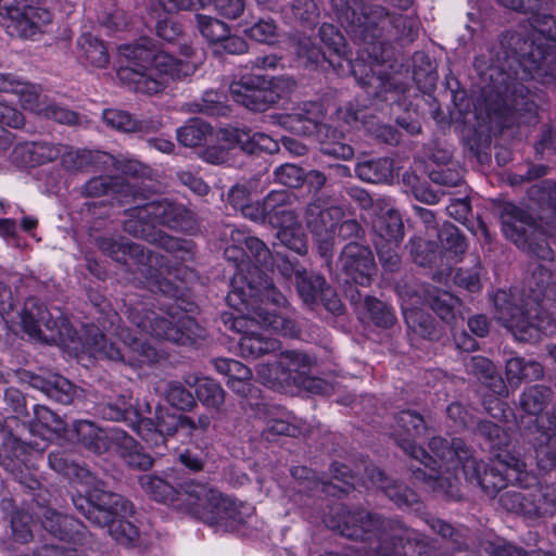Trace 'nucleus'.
I'll return each mask as SVG.
<instances>
[{
	"mask_svg": "<svg viewBox=\"0 0 556 556\" xmlns=\"http://www.w3.org/2000/svg\"><path fill=\"white\" fill-rule=\"evenodd\" d=\"M412 261L420 267H433L442 258V252L435 241L414 237L407 244Z\"/></svg>",
	"mask_w": 556,
	"mask_h": 556,
	"instance_id": "47",
	"label": "nucleus"
},
{
	"mask_svg": "<svg viewBox=\"0 0 556 556\" xmlns=\"http://www.w3.org/2000/svg\"><path fill=\"white\" fill-rule=\"evenodd\" d=\"M280 124L286 129L298 136H315L317 139H321V137H328L329 132H332L333 137H336V129L331 126L309 122L307 118H302L301 115L296 114L289 113L283 115L280 119Z\"/></svg>",
	"mask_w": 556,
	"mask_h": 556,
	"instance_id": "45",
	"label": "nucleus"
},
{
	"mask_svg": "<svg viewBox=\"0 0 556 556\" xmlns=\"http://www.w3.org/2000/svg\"><path fill=\"white\" fill-rule=\"evenodd\" d=\"M276 237L282 245L299 255H305L308 252L307 237L302 229L301 222L277 230Z\"/></svg>",
	"mask_w": 556,
	"mask_h": 556,
	"instance_id": "63",
	"label": "nucleus"
},
{
	"mask_svg": "<svg viewBox=\"0 0 556 556\" xmlns=\"http://www.w3.org/2000/svg\"><path fill=\"white\" fill-rule=\"evenodd\" d=\"M230 287L226 302L240 315L223 313L220 321L225 329L242 333L249 323H254L283 337H299L301 329L295 320L268 307V305H283L286 298L262 270L253 267L248 274L233 277Z\"/></svg>",
	"mask_w": 556,
	"mask_h": 556,
	"instance_id": "2",
	"label": "nucleus"
},
{
	"mask_svg": "<svg viewBox=\"0 0 556 556\" xmlns=\"http://www.w3.org/2000/svg\"><path fill=\"white\" fill-rule=\"evenodd\" d=\"M230 240L243 243L245 245L247 256L255 262L254 266L268 268L274 265L275 255L271 253L267 244L257 237L245 236L243 231L231 228L229 229ZM264 274L265 271L261 269Z\"/></svg>",
	"mask_w": 556,
	"mask_h": 556,
	"instance_id": "40",
	"label": "nucleus"
},
{
	"mask_svg": "<svg viewBox=\"0 0 556 556\" xmlns=\"http://www.w3.org/2000/svg\"><path fill=\"white\" fill-rule=\"evenodd\" d=\"M116 448L119 457L132 469L146 471L151 469L154 464L152 456L146 453L143 447L126 433L117 439Z\"/></svg>",
	"mask_w": 556,
	"mask_h": 556,
	"instance_id": "41",
	"label": "nucleus"
},
{
	"mask_svg": "<svg viewBox=\"0 0 556 556\" xmlns=\"http://www.w3.org/2000/svg\"><path fill=\"white\" fill-rule=\"evenodd\" d=\"M381 213L379 218L380 236L399 244L404 238V223L402 215L394 208H388L386 213Z\"/></svg>",
	"mask_w": 556,
	"mask_h": 556,
	"instance_id": "59",
	"label": "nucleus"
},
{
	"mask_svg": "<svg viewBox=\"0 0 556 556\" xmlns=\"http://www.w3.org/2000/svg\"><path fill=\"white\" fill-rule=\"evenodd\" d=\"M74 507L93 526L106 528L110 535L121 544L135 541L137 527L127 520L131 516L132 505L121 494L104 489V482L97 480L85 495L72 496Z\"/></svg>",
	"mask_w": 556,
	"mask_h": 556,
	"instance_id": "5",
	"label": "nucleus"
},
{
	"mask_svg": "<svg viewBox=\"0 0 556 556\" xmlns=\"http://www.w3.org/2000/svg\"><path fill=\"white\" fill-rule=\"evenodd\" d=\"M225 139L249 154L257 153V151H265L268 153L278 152L279 147L277 141L263 132L251 134V130L231 128L224 131Z\"/></svg>",
	"mask_w": 556,
	"mask_h": 556,
	"instance_id": "34",
	"label": "nucleus"
},
{
	"mask_svg": "<svg viewBox=\"0 0 556 556\" xmlns=\"http://www.w3.org/2000/svg\"><path fill=\"white\" fill-rule=\"evenodd\" d=\"M340 274L346 282L368 287L374 280L377 265L374 252L366 242H348L343 245L337 260Z\"/></svg>",
	"mask_w": 556,
	"mask_h": 556,
	"instance_id": "18",
	"label": "nucleus"
},
{
	"mask_svg": "<svg viewBox=\"0 0 556 556\" xmlns=\"http://www.w3.org/2000/svg\"><path fill=\"white\" fill-rule=\"evenodd\" d=\"M157 48L154 40L148 37L119 47L121 56L127 61L126 65H121L117 70L119 81L143 94L162 92L166 88V83L163 78L155 77L152 70Z\"/></svg>",
	"mask_w": 556,
	"mask_h": 556,
	"instance_id": "7",
	"label": "nucleus"
},
{
	"mask_svg": "<svg viewBox=\"0 0 556 556\" xmlns=\"http://www.w3.org/2000/svg\"><path fill=\"white\" fill-rule=\"evenodd\" d=\"M526 464L510 453L495 454V463L486 464L475 456L465 463L464 477L472 486L480 488L489 497L494 498L508 488V482L520 481Z\"/></svg>",
	"mask_w": 556,
	"mask_h": 556,
	"instance_id": "10",
	"label": "nucleus"
},
{
	"mask_svg": "<svg viewBox=\"0 0 556 556\" xmlns=\"http://www.w3.org/2000/svg\"><path fill=\"white\" fill-rule=\"evenodd\" d=\"M553 395L554 393L549 387L532 386L521 393L519 406L528 415L538 416L549 405Z\"/></svg>",
	"mask_w": 556,
	"mask_h": 556,
	"instance_id": "48",
	"label": "nucleus"
},
{
	"mask_svg": "<svg viewBox=\"0 0 556 556\" xmlns=\"http://www.w3.org/2000/svg\"><path fill=\"white\" fill-rule=\"evenodd\" d=\"M211 136V125L200 118H191L177 130V140L189 148L204 144Z\"/></svg>",
	"mask_w": 556,
	"mask_h": 556,
	"instance_id": "52",
	"label": "nucleus"
},
{
	"mask_svg": "<svg viewBox=\"0 0 556 556\" xmlns=\"http://www.w3.org/2000/svg\"><path fill=\"white\" fill-rule=\"evenodd\" d=\"M14 2L15 0H0V17L11 35L34 38L49 33L52 15L48 10Z\"/></svg>",
	"mask_w": 556,
	"mask_h": 556,
	"instance_id": "15",
	"label": "nucleus"
},
{
	"mask_svg": "<svg viewBox=\"0 0 556 556\" xmlns=\"http://www.w3.org/2000/svg\"><path fill=\"white\" fill-rule=\"evenodd\" d=\"M494 314L506 328L510 329L519 341H530L540 334V305L527 303L520 307L515 298L505 290L493 295Z\"/></svg>",
	"mask_w": 556,
	"mask_h": 556,
	"instance_id": "12",
	"label": "nucleus"
},
{
	"mask_svg": "<svg viewBox=\"0 0 556 556\" xmlns=\"http://www.w3.org/2000/svg\"><path fill=\"white\" fill-rule=\"evenodd\" d=\"M477 552L480 556H556L554 553L541 551L530 554L521 547L489 539L479 540Z\"/></svg>",
	"mask_w": 556,
	"mask_h": 556,
	"instance_id": "53",
	"label": "nucleus"
},
{
	"mask_svg": "<svg viewBox=\"0 0 556 556\" xmlns=\"http://www.w3.org/2000/svg\"><path fill=\"white\" fill-rule=\"evenodd\" d=\"M274 79L262 75H243L229 86L232 99L251 111L264 112L276 104L280 94Z\"/></svg>",
	"mask_w": 556,
	"mask_h": 556,
	"instance_id": "17",
	"label": "nucleus"
},
{
	"mask_svg": "<svg viewBox=\"0 0 556 556\" xmlns=\"http://www.w3.org/2000/svg\"><path fill=\"white\" fill-rule=\"evenodd\" d=\"M98 414L105 420L125 421L134 425L138 421L139 410L131 396L118 395L97 405Z\"/></svg>",
	"mask_w": 556,
	"mask_h": 556,
	"instance_id": "37",
	"label": "nucleus"
},
{
	"mask_svg": "<svg viewBox=\"0 0 556 556\" xmlns=\"http://www.w3.org/2000/svg\"><path fill=\"white\" fill-rule=\"evenodd\" d=\"M327 283L324 276L319 274H308L307 270H305L304 275L295 282V286L302 301L308 306H314L318 303L320 293Z\"/></svg>",
	"mask_w": 556,
	"mask_h": 556,
	"instance_id": "55",
	"label": "nucleus"
},
{
	"mask_svg": "<svg viewBox=\"0 0 556 556\" xmlns=\"http://www.w3.org/2000/svg\"><path fill=\"white\" fill-rule=\"evenodd\" d=\"M197 399L205 406L219 409L225 403V391L213 379L203 378L197 381Z\"/></svg>",
	"mask_w": 556,
	"mask_h": 556,
	"instance_id": "60",
	"label": "nucleus"
},
{
	"mask_svg": "<svg viewBox=\"0 0 556 556\" xmlns=\"http://www.w3.org/2000/svg\"><path fill=\"white\" fill-rule=\"evenodd\" d=\"M106 156L105 153L98 151L93 152L86 149L75 150L66 146V151L63 153L61 164L66 170L77 172L97 166V164Z\"/></svg>",
	"mask_w": 556,
	"mask_h": 556,
	"instance_id": "50",
	"label": "nucleus"
},
{
	"mask_svg": "<svg viewBox=\"0 0 556 556\" xmlns=\"http://www.w3.org/2000/svg\"><path fill=\"white\" fill-rule=\"evenodd\" d=\"M426 464H410L409 470L416 481H420L429 485L433 491L442 494L448 501L460 502L464 500V494L459 490L456 479L450 477L438 476V470L434 467L437 462L432 458Z\"/></svg>",
	"mask_w": 556,
	"mask_h": 556,
	"instance_id": "27",
	"label": "nucleus"
},
{
	"mask_svg": "<svg viewBox=\"0 0 556 556\" xmlns=\"http://www.w3.org/2000/svg\"><path fill=\"white\" fill-rule=\"evenodd\" d=\"M475 437L482 439L491 453H508L504 451L510 443L508 433L497 424L488 419H478L471 429Z\"/></svg>",
	"mask_w": 556,
	"mask_h": 556,
	"instance_id": "43",
	"label": "nucleus"
},
{
	"mask_svg": "<svg viewBox=\"0 0 556 556\" xmlns=\"http://www.w3.org/2000/svg\"><path fill=\"white\" fill-rule=\"evenodd\" d=\"M124 230L134 237L144 239L162 248L181 263L193 260V243L189 240L176 238L162 230H156L152 225L140 223L138 219L125 220Z\"/></svg>",
	"mask_w": 556,
	"mask_h": 556,
	"instance_id": "21",
	"label": "nucleus"
},
{
	"mask_svg": "<svg viewBox=\"0 0 556 556\" xmlns=\"http://www.w3.org/2000/svg\"><path fill=\"white\" fill-rule=\"evenodd\" d=\"M325 523L342 536L366 543L374 556H407L405 543L413 535V531L400 520L364 508L350 510L342 504L331 508Z\"/></svg>",
	"mask_w": 556,
	"mask_h": 556,
	"instance_id": "4",
	"label": "nucleus"
},
{
	"mask_svg": "<svg viewBox=\"0 0 556 556\" xmlns=\"http://www.w3.org/2000/svg\"><path fill=\"white\" fill-rule=\"evenodd\" d=\"M501 222L505 237L536 258L528 263L523 283L532 294V303L540 305L546 291L556 285L555 254L547 230L528 211L513 203L502 205Z\"/></svg>",
	"mask_w": 556,
	"mask_h": 556,
	"instance_id": "3",
	"label": "nucleus"
},
{
	"mask_svg": "<svg viewBox=\"0 0 556 556\" xmlns=\"http://www.w3.org/2000/svg\"><path fill=\"white\" fill-rule=\"evenodd\" d=\"M438 238L442 249L455 256L463 255L468 248L465 236L451 223H444L438 230Z\"/></svg>",
	"mask_w": 556,
	"mask_h": 556,
	"instance_id": "58",
	"label": "nucleus"
},
{
	"mask_svg": "<svg viewBox=\"0 0 556 556\" xmlns=\"http://www.w3.org/2000/svg\"><path fill=\"white\" fill-rule=\"evenodd\" d=\"M281 349V343L275 338L250 330L249 326L238 341V350L243 358L256 359L273 354Z\"/></svg>",
	"mask_w": 556,
	"mask_h": 556,
	"instance_id": "35",
	"label": "nucleus"
},
{
	"mask_svg": "<svg viewBox=\"0 0 556 556\" xmlns=\"http://www.w3.org/2000/svg\"><path fill=\"white\" fill-rule=\"evenodd\" d=\"M113 260L127 266L134 273L138 271L146 278L153 292H161L168 298L178 299L179 289L163 277L164 274L172 271L169 260L166 256L146 250L140 244L123 241V249H119Z\"/></svg>",
	"mask_w": 556,
	"mask_h": 556,
	"instance_id": "11",
	"label": "nucleus"
},
{
	"mask_svg": "<svg viewBox=\"0 0 556 556\" xmlns=\"http://www.w3.org/2000/svg\"><path fill=\"white\" fill-rule=\"evenodd\" d=\"M147 425L154 428L153 434L165 443L166 437H174L181 429V414L172 413L167 408L156 407L154 418L147 419Z\"/></svg>",
	"mask_w": 556,
	"mask_h": 556,
	"instance_id": "51",
	"label": "nucleus"
},
{
	"mask_svg": "<svg viewBox=\"0 0 556 556\" xmlns=\"http://www.w3.org/2000/svg\"><path fill=\"white\" fill-rule=\"evenodd\" d=\"M425 521L435 534L448 542L453 548L464 549L468 547L463 529L456 528L452 523L434 516L427 517Z\"/></svg>",
	"mask_w": 556,
	"mask_h": 556,
	"instance_id": "56",
	"label": "nucleus"
},
{
	"mask_svg": "<svg viewBox=\"0 0 556 556\" xmlns=\"http://www.w3.org/2000/svg\"><path fill=\"white\" fill-rule=\"evenodd\" d=\"M364 475L399 507H410L418 503V495L415 491L391 479L375 465L365 466Z\"/></svg>",
	"mask_w": 556,
	"mask_h": 556,
	"instance_id": "28",
	"label": "nucleus"
},
{
	"mask_svg": "<svg viewBox=\"0 0 556 556\" xmlns=\"http://www.w3.org/2000/svg\"><path fill=\"white\" fill-rule=\"evenodd\" d=\"M394 426L391 435L395 443L418 464H426L432 460L427 451L415 443V439L426 434V422L424 417L415 410H402L394 416Z\"/></svg>",
	"mask_w": 556,
	"mask_h": 556,
	"instance_id": "20",
	"label": "nucleus"
},
{
	"mask_svg": "<svg viewBox=\"0 0 556 556\" xmlns=\"http://www.w3.org/2000/svg\"><path fill=\"white\" fill-rule=\"evenodd\" d=\"M480 94L477 104L500 128L538 122L542 97L516 79L520 66L536 83L556 87V45L549 47L525 31L505 30L475 59Z\"/></svg>",
	"mask_w": 556,
	"mask_h": 556,
	"instance_id": "1",
	"label": "nucleus"
},
{
	"mask_svg": "<svg viewBox=\"0 0 556 556\" xmlns=\"http://www.w3.org/2000/svg\"><path fill=\"white\" fill-rule=\"evenodd\" d=\"M50 467L70 480L90 483L92 476L88 468L74 459L72 453L65 451L51 452L48 456Z\"/></svg>",
	"mask_w": 556,
	"mask_h": 556,
	"instance_id": "42",
	"label": "nucleus"
},
{
	"mask_svg": "<svg viewBox=\"0 0 556 556\" xmlns=\"http://www.w3.org/2000/svg\"><path fill=\"white\" fill-rule=\"evenodd\" d=\"M433 455L445 464L457 460L464 468L465 463L473 457V451L462 438L433 437L429 441Z\"/></svg>",
	"mask_w": 556,
	"mask_h": 556,
	"instance_id": "33",
	"label": "nucleus"
},
{
	"mask_svg": "<svg viewBox=\"0 0 556 556\" xmlns=\"http://www.w3.org/2000/svg\"><path fill=\"white\" fill-rule=\"evenodd\" d=\"M354 170L356 176L365 182L391 184L394 176V162L390 157L358 161Z\"/></svg>",
	"mask_w": 556,
	"mask_h": 556,
	"instance_id": "38",
	"label": "nucleus"
},
{
	"mask_svg": "<svg viewBox=\"0 0 556 556\" xmlns=\"http://www.w3.org/2000/svg\"><path fill=\"white\" fill-rule=\"evenodd\" d=\"M22 380L63 405L71 404L77 394V387L56 374L41 376L26 370L22 374Z\"/></svg>",
	"mask_w": 556,
	"mask_h": 556,
	"instance_id": "25",
	"label": "nucleus"
},
{
	"mask_svg": "<svg viewBox=\"0 0 556 556\" xmlns=\"http://www.w3.org/2000/svg\"><path fill=\"white\" fill-rule=\"evenodd\" d=\"M74 431L78 442L96 454H102L110 447L104 432L93 422L87 420L76 421L74 424Z\"/></svg>",
	"mask_w": 556,
	"mask_h": 556,
	"instance_id": "46",
	"label": "nucleus"
},
{
	"mask_svg": "<svg viewBox=\"0 0 556 556\" xmlns=\"http://www.w3.org/2000/svg\"><path fill=\"white\" fill-rule=\"evenodd\" d=\"M84 192L88 197H102L116 194L119 201L127 198L138 199L141 192L132 185L124 181L121 177L98 176L91 178L84 187Z\"/></svg>",
	"mask_w": 556,
	"mask_h": 556,
	"instance_id": "32",
	"label": "nucleus"
},
{
	"mask_svg": "<svg viewBox=\"0 0 556 556\" xmlns=\"http://www.w3.org/2000/svg\"><path fill=\"white\" fill-rule=\"evenodd\" d=\"M352 74L367 94L378 102L396 103L404 106L405 112L397 115L395 123L407 134L414 136L421 132L417 108L401 102V97L408 90V85L386 71L382 62L367 64L363 59L352 63Z\"/></svg>",
	"mask_w": 556,
	"mask_h": 556,
	"instance_id": "6",
	"label": "nucleus"
},
{
	"mask_svg": "<svg viewBox=\"0 0 556 556\" xmlns=\"http://www.w3.org/2000/svg\"><path fill=\"white\" fill-rule=\"evenodd\" d=\"M165 399L172 407L181 412H191L197 406L193 394L178 381L167 382Z\"/></svg>",
	"mask_w": 556,
	"mask_h": 556,
	"instance_id": "61",
	"label": "nucleus"
},
{
	"mask_svg": "<svg viewBox=\"0 0 556 556\" xmlns=\"http://www.w3.org/2000/svg\"><path fill=\"white\" fill-rule=\"evenodd\" d=\"M189 481L190 480L180 478L177 469H173L166 480L155 476H143L140 479L142 489L155 501H181L182 503L185 498L184 488L179 484L188 483Z\"/></svg>",
	"mask_w": 556,
	"mask_h": 556,
	"instance_id": "29",
	"label": "nucleus"
},
{
	"mask_svg": "<svg viewBox=\"0 0 556 556\" xmlns=\"http://www.w3.org/2000/svg\"><path fill=\"white\" fill-rule=\"evenodd\" d=\"M179 485L184 488V503L188 506L189 511L203 522L228 529L232 528L235 523L243 521L237 504L218 490L194 480Z\"/></svg>",
	"mask_w": 556,
	"mask_h": 556,
	"instance_id": "8",
	"label": "nucleus"
},
{
	"mask_svg": "<svg viewBox=\"0 0 556 556\" xmlns=\"http://www.w3.org/2000/svg\"><path fill=\"white\" fill-rule=\"evenodd\" d=\"M194 21L197 30L210 45H218L230 31L227 23L211 15L198 13Z\"/></svg>",
	"mask_w": 556,
	"mask_h": 556,
	"instance_id": "54",
	"label": "nucleus"
},
{
	"mask_svg": "<svg viewBox=\"0 0 556 556\" xmlns=\"http://www.w3.org/2000/svg\"><path fill=\"white\" fill-rule=\"evenodd\" d=\"M128 219L151 223L172 230L192 232L198 228L197 214L184 204L168 199L152 201L126 211Z\"/></svg>",
	"mask_w": 556,
	"mask_h": 556,
	"instance_id": "13",
	"label": "nucleus"
},
{
	"mask_svg": "<svg viewBox=\"0 0 556 556\" xmlns=\"http://www.w3.org/2000/svg\"><path fill=\"white\" fill-rule=\"evenodd\" d=\"M404 318L408 329L424 339L438 340L442 334V330L435 319L424 309H405Z\"/></svg>",
	"mask_w": 556,
	"mask_h": 556,
	"instance_id": "44",
	"label": "nucleus"
},
{
	"mask_svg": "<svg viewBox=\"0 0 556 556\" xmlns=\"http://www.w3.org/2000/svg\"><path fill=\"white\" fill-rule=\"evenodd\" d=\"M330 197L319 194L305 206L303 219L311 232L318 255L325 261L330 275L333 274L336 227L345 217V208L340 204H329Z\"/></svg>",
	"mask_w": 556,
	"mask_h": 556,
	"instance_id": "9",
	"label": "nucleus"
},
{
	"mask_svg": "<svg viewBox=\"0 0 556 556\" xmlns=\"http://www.w3.org/2000/svg\"><path fill=\"white\" fill-rule=\"evenodd\" d=\"M313 359L300 351L282 352L277 359L278 378L285 388L291 386H303L313 389L321 383V380L309 378L308 374Z\"/></svg>",
	"mask_w": 556,
	"mask_h": 556,
	"instance_id": "22",
	"label": "nucleus"
},
{
	"mask_svg": "<svg viewBox=\"0 0 556 556\" xmlns=\"http://www.w3.org/2000/svg\"><path fill=\"white\" fill-rule=\"evenodd\" d=\"M532 428L526 431V439L532 444L539 467L544 470L556 468V438L532 439Z\"/></svg>",
	"mask_w": 556,
	"mask_h": 556,
	"instance_id": "57",
	"label": "nucleus"
},
{
	"mask_svg": "<svg viewBox=\"0 0 556 556\" xmlns=\"http://www.w3.org/2000/svg\"><path fill=\"white\" fill-rule=\"evenodd\" d=\"M187 106L191 113H202L210 116L225 115L228 111L224 104V96L213 90L206 91L201 101L188 103Z\"/></svg>",
	"mask_w": 556,
	"mask_h": 556,
	"instance_id": "64",
	"label": "nucleus"
},
{
	"mask_svg": "<svg viewBox=\"0 0 556 556\" xmlns=\"http://www.w3.org/2000/svg\"><path fill=\"white\" fill-rule=\"evenodd\" d=\"M332 11L338 22L346 29L365 35L374 31L378 37L377 28L384 29L390 12L383 7L365 0H331Z\"/></svg>",
	"mask_w": 556,
	"mask_h": 556,
	"instance_id": "14",
	"label": "nucleus"
},
{
	"mask_svg": "<svg viewBox=\"0 0 556 556\" xmlns=\"http://www.w3.org/2000/svg\"><path fill=\"white\" fill-rule=\"evenodd\" d=\"M319 36L321 41L328 48L329 64L332 65L333 67H342L341 61L346 60L350 68L352 70V63L354 62V60L348 58L345 38L338 30V28L332 24L324 23L319 28ZM371 45L372 52L366 49L365 51L362 52V54L358 58L355 59V61L358 59H363L367 64L375 63L376 61L381 62L376 51V43L372 42Z\"/></svg>",
	"mask_w": 556,
	"mask_h": 556,
	"instance_id": "24",
	"label": "nucleus"
},
{
	"mask_svg": "<svg viewBox=\"0 0 556 556\" xmlns=\"http://www.w3.org/2000/svg\"><path fill=\"white\" fill-rule=\"evenodd\" d=\"M170 317L175 319L176 316L170 313ZM130 318L131 323L140 330L156 339L177 344H186L190 340V337L178 325V323H182L180 318L178 321L170 320L153 311L135 312Z\"/></svg>",
	"mask_w": 556,
	"mask_h": 556,
	"instance_id": "23",
	"label": "nucleus"
},
{
	"mask_svg": "<svg viewBox=\"0 0 556 556\" xmlns=\"http://www.w3.org/2000/svg\"><path fill=\"white\" fill-rule=\"evenodd\" d=\"M364 302L369 318L377 327L391 328L395 324L396 316L390 305L369 295Z\"/></svg>",
	"mask_w": 556,
	"mask_h": 556,
	"instance_id": "62",
	"label": "nucleus"
},
{
	"mask_svg": "<svg viewBox=\"0 0 556 556\" xmlns=\"http://www.w3.org/2000/svg\"><path fill=\"white\" fill-rule=\"evenodd\" d=\"M18 316L23 329L31 337H38L46 341L64 342V331L67 334L71 332L65 320H60V327L59 321L51 317L46 306L37 298L27 299Z\"/></svg>",
	"mask_w": 556,
	"mask_h": 556,
	"instance_id": "19",
	"label": "nucleus"
},
{
	"mask_svg": "<svg viewBox=\"0 0 556 556\" xmlns=\"http://www.w3.org/2000/svg\"><path fill=\"white\" fill-rule=\"evenodd\" d=\"M518 484H511L500 496V505L509 513L522 515L527 518H538V506H535L534 486H522L521 480Z\"/></svg>",
	"mask_w": 556,
	"mask_h": 556,
	"instance_id": "30",
	"label": "nucleus"
},
{
	"mask_svg": "<svg viewBox=\"0 0 556 556\" xmlns=\"http://www.w3.org/2000/svg\"><path fill=\"white\" fill-rule=\"evenodd\" d=\"M152 66L154 76L159 79L163 78L166 84L165 77L182 79L192 75L195 71L194 64L176 59L172 54L161 51L160 48H157Z\"/></svg>",
	"mask_w": 556,
	"mask_h": 556,
	"instance_id": "39",
	"label": "nucleus"
},
{
	"mask_svg": "<svg viewBox=\"0 0 556 556\" xmlns=\"http://www.w3.org/2000/svg\"><path fill=\"white\" fill-rule=\"evenodd\" d=\"M427 303L431 309L447 325L454 326L458 319H464L465 305L463 301L447 291L429 293Z\"/></svg>",
	"mask_w": 556,
	"mask_h": 556,
	"instance_id": "36",
	"label": "nucleus"
},
{
	"mask_svg": "<svg viewBox=\"0 0 556 556\" xmlns=\"http://www.w3.org/2000/svg\"><path fill=\"white\" fill-rule=\"evenodd\" d=\"M466 370L500 396H507L508 389L498 374L496 366L489 358L481 355L469 356L465 359Z\"/></svg>",
	"mask_w": 556,
	"mask_h": 556,
	"instance_id": "31",
	"label": "nucleus"
},
{
	"mask_svg": "<svg viewBox=\"0 0 556 556\" xmlns=\"http://www.w3.org/2000/svg\"><path fill=\"white\" fill-rule=\"evenodd\" d=\"M80 58L96 67H105L109 64L110 55L105 43L91 34H84L78 39Z\"/></svg>",
	"mask_w": 556,
	"mask_h": 556,
	"instance_id": "49",
	"label": "nucleus"
},
{
	"mask_svg": "<svg viewBox=\"0 0 556 556\" xmlns=\"http://www.w3.org/2000/svg\"><path fill=\"white\" fill-rule=\"evenodd\" d=\"M91 349L99 357L121 362L130 367H141L150 365L159 359V352L155 348L138 338L124 340V348L117 346L115 343L109 342L102 331L97 329L93 336Z\"/></svg>",
	"mask_w": 556,
	"mask_h": 556,
	"instance_id": "16",
	"label": "nucleus"
},
{
	"mask_svg": "<svg viewBox=\"0 0 556 556\" xmlns=\"http://www.w3.org/2000/svg\"><path fill=\"white\" fill-rule=\"evenodd\" d=\"M41 523L46 531L61 541L80 545L87 540V531L78 520L56 510L46 509Z\"/></svg>",
	"mask_w": 556,
	"mask_h": 556,
	"instance_id": "26",
	"label": "nucleus"
}]
</instances>
